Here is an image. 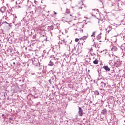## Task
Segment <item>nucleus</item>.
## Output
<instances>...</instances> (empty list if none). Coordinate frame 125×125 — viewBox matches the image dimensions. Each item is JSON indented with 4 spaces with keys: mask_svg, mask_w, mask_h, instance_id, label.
<instances>
[{
    "mask_svg": "<svg viewBox=\"0 0 125 125\" xmlns=\"http://www.w3.org/2000/svg\"><path fill=\"white\" fill-rule=\"evenodd\" d=\"M73 122H77V119H73Z\"/></svg>",
    "mask_w": 125,
    "mask_h": 125,
    "instance_id": "obj_25",
    "label": "nucleus"
},
{
    "mask_svg": "<svg viewBox=\"0 0 125 125\" xmlns=\"http://www.w3.org/2000/svg\"><path fill=\"white\" fill-rule=\"evenodd\" d=\"M106 84L103 81H101L99 87L101 90H104L107 87Z\"/></svg>",
    "mask_w": 125,
    "mask_h": 125,
    "instance_id": "obj_3",
    "label": "nucleus"
},
{
    "mask_svg": "<svg viewBox=\"0 0 125 125\" xmlns=\"http://www.w3.org/2000/svg\"><path fill=\"white\" fill-rule=\"evenodd\" d=\"M75 34H77V32H76V33H75Z\"/></svg>",
    "mask_w": 125,
    "mask_h": 125,
    "instance_id": "obj_51",
    "label": "nucleus"
},
{
    "mask_svg": "<svg viewBox=\"0 0 125 125\" xmlns=\"http://www.w3.org/2000/svg\"><path fill=\"white\" fill-rule=\"evenodd\" d=\"M8 27H12V24L10 23H8V24L7 25Z\"/></svg>",
    "mask_w": 125,
    "mask_h": 125,
    "instance_id": "obj_23",
    "label": "nucleus"
},
{
    "mask_svg": "<svg viewBox=\"0 0 125 125\" xmlns=\"http://www.w3.org/2000/svg\"><path fill=\"white\" fill-rule=\"evenodd\" d=\"M107 34H109V32H107Z\"/></svg>",
    "mask_w": 125,
    "mask_h": 125,
    "instance_id": "obj_47",
    "label": "nucleus"
},
{
    "mask_svg": "<svg viewBox=\"0 0 125 125\" xmlns=\"http://www.w3.org/2000/svg\"><path fill=\"white\" fill-rule=\"evenodd\" d=\"M5 10H6V7L4 6L2 7L0 9V11L1 12H2V13H4V12H5Z\"/></svg>",
    "mask_w": 125,
    "mask_h": 125,
    "instance_id": "obj_11",
    "label": "nucleus"
},
{
    "mask_svg": "<svg viewBox=\"0 0 125 125\" xmlns=\"http://www.w3.org/2000/svg\"><path fill=\"white\" fill-rule=\"evenodd\" d=\"M111 50H112V51H117L118 50V48H117V47L114 46L113 47H112Z\"/></svg>",
    "mask_w": 125,
    "mask_h": 125,
    "instance_id": "obj_12",
    "label": "nucleus"
},
{
    "mask_svg": "<svg viewBox=\"0 0 125 125\" xmlns=\"http://www.w3.org/2000/svg\"><path fill=\"white\" fill-rule=\"evenodd\" d=\"M9 120H12V118H9Z\"/></svg>",
    "mask_w": 125,
    "mask_h": 125,
    "instance_id": "obj_31",
    "label": "nucleus"
},
{
    "mask_svg": "<svg viewBox=\"0 0 125 125\" xmlns=\"http://www.w3.org/2000/svg\"><path fill=\"white\" fill-rule=\"evenodd\" d=\"M59 64V62L58 61V58H55V57H53L49 62L48 66L50 67H54L57 66V65Z\"/></svg>",
    "mask_w": 125,
    "mask_h": 125,
    "instance_id": "obj_2",
    "label": "nucleus"
},
{
    "mask_svg": "<svg viewBox=\"0 0 125 125\" xmlns=\"http://www.w3.org/2000/svg\"><path fill=\"white\" fill-rule=\"evenodd\" d=\"M94 43H95V42H94Z\"/></svg>",
    "mask_w": 125,
    "mask_h": 125,
    "instance_id": "obj_49",
    "label": "nucleus"
},
{
    "mask_svg": "<svg viewBox=\"0 0 125 125\" xmlns=\"http://www.w3.org/2000/svg\"><path fill=\"white\" fill-rule=\"evenodd\" d=\"M110 58H109V60L110 61H113L114 60V58H115V57L112 55L111 56L109 55Z\"/></svg>",
    "mask_w": 125,
    "mask_h": 125,
    "instance_id": "obj_13",
    "label": "nucleus"
},
{
    "mask_svg": "<svg viewBox=\"0 0 125 125\" xmlns=\"http://www.w3.org/2000/svg\"><path fill=\"white\" fill-rule=\"evenodd\" d=\"M78 110V115L79 117H83V111L82 109V107H79Z\"/></svg>",
    "mask_w": 125,
    "mask_h": 125,
    "instance_id": "obj_4",
    "label": "nucleus"
},
{
    "mask_svg": "<svg viewBox=\"0 0 125 125\" xmlns=\"http://www.w3.org/2000/svg\"><path fill=\"white\" fill-rule=\"evenodd\" d=\"M48 82H49L50 84H51V83H52L51 79H49V80H48Z\"/></svg>",
    "mask_w": 125,
    "mask_h": 125,
    "instance_id": "obj_24",
    "label": "nucleus"
},
{
    "mask_svg": "<svg viewBox=\"0 0 125 125\" xmlns=\"http://www.w3.org/2000/svg\"><path fill=\"white\" fill-rule=\"evenodd\" d=\"M50 34L52 35V33H51V32H50Z\"/></svg>",
    "mask_w": 125,
    "mask_h": 125,
    "instance_id": "obj_45",
    "label": "nucleus"
},
{
    "mask_svg": "<svg viewBox=\"0 0 125 125\" xmlns=\"http://www.w3.org/2000/svg\"><path fill=\"white\" fill-rule=\"evenodd\" d=\"M66 13H70V11L69 9H67L66 10Z\"/></svg>",
    "mask_w": 125,
    "mask_h": 125,
    "instance_id": "obj_20",
    "label": "nucleus"
},
{
    "mask_svg": "<svg viewBox=\"0 0 125 125\" xmlns=\"http://www.w3.org/2000/svg\"><path fill=\"white\" fill-rule=\"evenodd\" d=\"M46 41H47V38H46Z\"/></svg>",
    "mask_w": 125,
    "mask_h": 125,
    "instance_id": "obj_38",
    "label": "nucleus"
},
{
    "mask_svg": "<svg viewBox=\"0 0 125 125\" xmlns=\"http://www.w3.org/2000/svg\"><path fill=\"white\" fill-rule=\"evenodd\" d=\"M10 52L11 53V52H12V50L10 49Z\"/></svg>",
    "mask_w": 125,
    "mask_h": 125,
    "instance_id": "obj_30",
    "label": "nucleus"
},
{
    "mask_svg": "<svg viewBox=\"0 0 125 125\" xmlns=\"http://www.w3.org/2000/svg\"><path fill=\"white\" fill-rule=\"evenodd\" d=\"M43 53H44V54H45V53H46V50H44L43 51Z\"/></svg>",
    "mask_w": 125,
    "mask_h": 125,
    "instance_id": "obj_28",
    "label": "nucleus"
},
{
    "mask_svg": "<svg viewBox=\"0 0 125 125\" xmlns=\"http://www.w3.org/2000/svg\"><path fill=\"white\" fill-rule=\"evenodd\" d=\"M0 25H3L1 20H0Z\"/></svg>",
    "mask_w": 125,
    "mask_h": 125,
    "instance_id": "obj_27",
    "label": "nucleus"
},
{
    "mask_svg": "<svg viewBox=\"0 0 125 125\" xmlns=\"http://www.w3.org/2000/svg\"><path fill=\"white\" fill-rule=\"evenodd\" d=\"M52 57H53V56H51V58H52Z\"/></svg>",
    "mask_w": 125,
    "mask_h": 125,
    "instance_id": "obj_33",
    "label": "nucleus"
},
{
    "mask_svg": "<svg viewBox=\"0 0 125 125\" xmlns=\"http://www.w3.org/2000/svg\"><path fill=\"white\" fill-rule=\"evenodd\" d=\"M48 30H49V31H51V30H53V26H49L48 27Z\"/></svg>",
    "mask_w": 125,
    "mask_h": 125,
    "instance_id": "obj_17",
    "label": "nucleus"
},
{
    "mask_svg": "<svg viewBox=\"0 0 125 125\" xmlns=\"http://www.w3.org/2000/svg\"><path fill=\"white\" fill-rule=\"evenodd\" d=\"M94 45H95V44H94L93 45H92V46H94Z\"/></svg>",
    "mask_w": 125,
    "mask_h": 125,
    "instance_id": "obj_36",
    "label": "nucleus"
},
{
    "mask_svg": "<svg viewBox=\"0 0 125 125\" xmlns=\"http://www.w3.org/2000/svg\"><path fill=\"white\" fill-rule=\"evenodd\" d=\"M13 64L14 65H15V62H13Z\"/></svg>",
    "mask_w": 125,
    "mask_h": 125,
    "instance_id": "obj_34",
    "label": "nucleus"
},
{
    "mask_svg": "<svg viewBox=\"0 0 125 125\" xmlns=\"http://www.w3.org/2000/svg\"><path fill=\"white\" fill-rule=\"evenodd\" d=\"M32 64L34 66H36L37 67H39L40 66V63L39 62V61H33L32 62Z\"/></svg>",
    "mask_w": 125,
    "mask_h": 125,
    "instance_id": "obj_6",
    "label": "nucleus"
},
{
    "mask_svg": "<svg viewBox=\"0 0 125 125\" xmlns=\"http://www.w3.org/2000/svg\"><path fill=\"white\" fill-rule=\"evenodd\" d=\"M15 26H17V24H15Z\"/></svg>",
    "mask_w": 125,
    "mask_h": 125,
    "instance_id": "obj_44",
    "label": "nucleus"
},
{
    "mask_svg": "<svg viewBox=\"0 0 125 125\" xmlns=\"http://www.w3.org/2000/svg\"><path fill=\"white\" fill-rule=\"evenodd\" d=\"M31 37L33 39H39L41 37H45L46 34L44 32H31Z\"/></svg>",
    "mask_w": 125,
    "mask_h": 125,
    "instance_id": "obj_1",
    "label": "nucleus"
},
{
    "mask_svg": "<svg viewBox=\"0 0 125 125\" xmlns=\"http://www.w3.org/2000/svg\"><path fill=\"white\" fill-rule=\"evenodd\" d=\"M3 24H5L6 26H7V25H8V23H7L6 21H4L3 22H2V24L3 25Z\"/></svg>",
    "mask_w": 125,
    "mask_h": 125,
    "instance_id": "obj_19",
    "label": "nucleus"
},
{
    "mask_svg": "<svg viewBox=\"0 0 125 125\" xmlns=\"http://www.w3.org/2000/svg\"><path fill=\"white\" fill-rule=\"evenodd\" d=\"M98 73H99V71L98 70Z\"/></svg>",
    "mask_w": 125,
    "mask_h": 125,
    "instance_id": "obj_42",
    "label": "nucleus"
},
{
    "mask_svg": "<svg viewBox=\"0 0 125 125\" xmlns=\"http://www.w3.org/2000/svg\"><path fill=\"white\" fill-rule=\"evenodd\" d=\"M88 38V34H86V35L82 36V37L80 38V40H83V41H84V40H86L87 38Z\"/></svg>",
    "mask_w": 125,
    "mask_h": 125,
    "instance_id": "obj_8",
    "label": "nucleus"
},
{
    "mask_svg": "<svg viewBox=\"0 0 125 125\" xmlns=\"http://www.w3.org/2000/svg\"><path fill=\"white\" fill-rule=\"evenodd\" d=\"M62 34H64V33H63V32H62Z\"/></svg>",
    "mask_w": 125,
    "mask_h": 125,
    "instance_id": "obj_50",
    "label": "nucleus"
},
{
    "mask_svg": "<svg viewBox=\"0 0 125 125\" xmlns=\"http://www.w3.org/2000/svg\"><path fill=\"white\" fill-rule=\"evenodd\" d=\"M2 117H3L4 116V114H2Z\"/></svg>",
    "mask_w": 125,
    "mask_h": 125,
    "instance_id": "obj_37",
    "label": "nucleus"
},
{
    "mask_svg": "<svg viewBox=\"0 0 125 125\" xmlns=\"http://www.w3.org/2000/svg\"><path fill=\"white\" fill-rule=\"evenodd\" d=\"M94 94H95V95H99V92L96 90L94 92Z\"/></svg>",
    "mask_w": 125,
    "mask_h": 125,
    "instance_id": "obj_18",
    "label": "nucleus"
},
{
    "mask_svg": "<svg viewBox=\"0 0 125 125\" xmlns=\"http://www.w3.org/2000/svg\"><path fill=\"white\" fill-rule=\"evenodd\" d=\"M117 36H118V35H115L114 37H117Z\"/></svg>",
    "mask_w": 125,
    "mask_h": 125,
    "instance_id": "obj_39",
    "label": "nucleus"
},
{
    "mask_svg": "<svg viewBox=\"0 0 125 125\" xmlns=\"http://www.w3.org/2000/svg\"><path fill=\"white\" fill-rule=\"evenodd\" d=\"M79 40H80V38H76L75 41L76 42H79Z\"/></svg>",
    "mask_w": 125,
    "mask_h": 125,
    "instance_id": "obj_22",
    "label": "nucleus"
},
{
    "mask_svg": "<svg viewBox=\"0 0 125 125\" xmlns=\"http://www.w3.org/2000/svg\"><path fill=\"white\" fill-rule=\"evenodd\" d=\"M81 8V9H82V7H79V9Z\"/></svg>",
    "mask_w": 125,
    "mask_h": 125,
    "instance_id": "obj_41",
    "label": "nucleus"
},
{
    "mask_svg": "<svg viewBox=\"0 0 125 125\" xmlns=\"http://www.w3.org/2000/svg\"><path fill=\"white\" fill-rule=\"evenodd\" d=\"M17 8H20V6H19V5H18V6H17Z\"/></svg>",
    "mask_w": 125,
    "mask_h": 125,
    "instance_id": "obj_29",
    "label": "nucleus"
},
{
    "mask_svg": "<svg viewBox=\"0 0 125 125\" xmlns=\"http://www.w3.org/2000/svg\"><path fill=\"white\" fill-rule=\"evenodd\" d=\"M106 30H108L107 32H110L112 30V26H109Z\"/></svg>",
    "mask_w": 125,
    "mask_h": 125,
    "instance_id": "obj_15",
    "label": "nucleus"
},
{
    "mask_svg": "<svg viewBox=\"0 0 125 125\" xmlns=\"http://www.w3.org/2000/svg\"><path fill=\"white\" fill-rule=\"evenodd\" d=\"M59 43L60 44H64L65 45L66 44V40L65 39H63L61 41H59Z\"/></svg>",
    "mask_w": 125,
    "mask_h": 125,
    "instance_id": "obj_7",
    "label": "nucleus"
},
{
    "mask_svg": "<svg viewBox=\"0 0 125 125\" xmlns=\"http://www.w3.org/2000/svg\"><path fill=\"white\" fill-rule=\"evenodd\" d=\"M70 16H72V15L70 14Z\"/></svg>",
    "mask_w": 125,
    "mask_h": 125,
    "instance_id": "obj_46",
    "label": "nucleus"
},
{
    "mask_svg": "<svg viewBox=\"0 0 125 125\" xmlns=\"http://www.w3.org/2000/svg\"><path fill=\"white\" fill-rule=\"evenodd\" d=\"M101 33H100L99 35H96V34H95V32H93L92 35H91V37H96L97 40H100L101 39Z\"/></svg>",
    "mask_w": 125,
    "mask_h": 125,
    "instance_id": "obj_5",
    "label": "nucleus"
},
{
    "mask_svg": "<svg viewBox=\"0 0 125 125\" xmlns=\"http://www.w3.org/2000/svg\"><path fill=\"white\" fill-rule=\"evenodd\" d=\"M103 69H104L107 72H110V69L108 66H104L103 67Z\"/></svg>",
    "mask_w": 125,
    "mask_h": 125,
    "instance_id": "obj_9",
    "label": "nucleus"
},
{
    "mask_svg": "<svg viewBox=\"0 0 125 125\" xmlns=\"http://www.w3.org/2000/svg\"><path fill=\"white\" fill-rule=\"evenodd\" d=\"M93 42H94V39L93 40Z\"/></svg>",
    "mask_w": 125,
    "mask_h": 125,
    "instance_id": "obj_43",
    "label": "nucleus"
},
{
    "mask_svg": "<svg viewBox=\"0 0 125 125\" xmlns=\"http://www.w3.org/2000/svg\"><path fill=\"white\" fill-rule=\"evenodd\" d=\"M34 3H35V4H37L38 2H37V1H36V0H34Z\"/></svg>",
    "mask_w": 125,
    "mask_h": 125,
    "instance_id": "obj_26",
    "label": "nucleus"
},
{
    "mask_svg": "<svg viewBox=\"0 0 125 125\" xmlns=\"http://www.w3.org/2000/svg\"><path fill=\"white\" fill-rule=\"evenodd\" d=\"M16 18H17V17L15 16V19L13 20V22L14 24H15V19Z\"/></svg>",
    "mask_w": 125,
    "mask_h": 125,
    "instance_id": "obj_21",
    "label": "nucleus"
},
{
    "mask_svg": "<svg viewBox=\"0 0 125 125\" xmlns=\"http://www.w3.org/2000/svg\"><path fill=\"white\" fill-rule=\"evenodd\" d=\"M54 14H57V13L54 12Z\"/></svg>",
    "mask_w": 125,
    "mask_h": 125,
    "instance_id": "obj_32",
    "label": "nucleus"
},
{
    "mask_svg": "<svg viewBox=\"0 0 125 125\" xmlns=\"http://www.w3.org/2000/svg\"><path fill=\"white\" fill-rule=\"evenodd\" d=\"M59 39H60V37H59Z\"/></svg>",
    "mask_w": 125,
    "mask_h": 125,
    "instance_id": "obj_52",
    "label": "nucleus"
},
{
    "mask_svg": "<svg viewBox=\"0 0 125 125\" xmlns=\"http://www.w3.org/2000/svg\"><path fill=\"white\" fill-rule=\"evenodd\" d=\"M101 114L104 115H107V109H104L102 110Z\"/></svg>",
    "mask_w": 125,
    "mask_h": 125,
    "instance_id": "obj_10",
    "label": "nucleus"
},
{
    "mask_svg": "<svg viewBox=\"0 0 125 125\" xmlns=\"http://www.w3.org/2000/svg\"><path fill=\"white\" fill-rule=\"evenodd\" d=\"M93 64H94V65H97V64H98V60L97 59H95L94 61H93Z\"/></svg>",
    "mask_w": 125,
    "mask_h": 125,
    "instance_id": "obj_14",
    "label": "nucleus"
},
{
    "mask_svg": "<svg viewBox=\"0 0 125 125\" xmlns=\"http://www.w3.org/2000/svg\"><path fill=\"white\" fill-rule=\"evenodd\" d=\"M8 13H9V14L10 13V12L8 11Z\"/></svg>",
    "mask_w": 125,
    "mask_h": 125,
    "instance_id": "obj_35",
    "label": "nucleus"
},
{
    "mask_svg": "<svg viewBox=\"0 0 125 125\" xmlns=\"http://www.w3.org/2000/svg\"><path fill=\"white\" fill-rule=\"evenodd\" d=\"M99 42H101V40H100V41H99Z\"/></svg>",
    "mask_w": 125,
    "mask_h": 125,
    "instance_id": "obj_40",
    "label": "nucleus"
},
{
    "mask_svg": "<svg viewBox=\"0 0 125 125\" xmlns=\"http://www.w3.org/2000/svg\"><path fill=\"white\" fill-rule=\"evenodd\" d=\"M84 42H85V41H84Z\"/></svg>",
    "mask_w": 125,
    "mask_h": 125,
    "instance_id": "obj_48",
    "label": "nucleus"
},
{
    "mask_svg": "<svg viewBox=\"0 0 125 125\" xmlns=\"http://www.w3.org/2000/svg\"><path fill=\"white\" fill-rule=\"evenodd\" d=\"M72 52L73 53V54H76V53H77V50H76L75 47L74 48V49L72 50Z\"/></svg>",
    "mask_w": 125,
    "mask_h": 125,
    "instance_id": "obj_16",
    "label": "nucleus"
},
{
    "mask_svg": "<svg viewBox=\"0 0 125 125\" xmlns=\"http://www.w3.org/2000/svg\"><path fill=\"white\" fill-rule=\"evenodd\" d=\"M105 125H107L106 124Z\"/></svg>",
    "mask_w": 125,
    "mask_h": 125,
    "instance_id": "obj_53",
    "label": "nucleus"
}]
</instances>
